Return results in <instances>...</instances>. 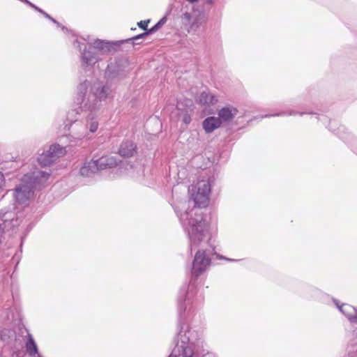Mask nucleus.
<instances>
[{
  "instance_id": "nucleus-1",
  "label": "nucleus",
  "mask_w": 357,
  "mask_h": 357,
  "mask_svg": "<svg viewBox=\"0 0 357 357\" xmlns=\"http://www.w3.org/2000/svg\"><path fill=\"white\" fill-rule=\"evenodd\" d=\"M190 192L191 198L197 208L194 206L191 209L186 210L184 213L179 214L178 208L176 207L175 212L179 217L181 223L188 233L190 240V248L192 251V249L197 248L204 241L207 232L206 219L199 208L207 206L209 197L197 191Z\"/></svg>"
},
{
  "instance_id": "nucleus-2",
  "label": "nucleus",
  "mask_w": 357,
  "mask_h": 357,
  "mask_svg": "<svg viewBox=\"0 0 357 357\" xmlns=\"http://www.w3.org/2000/svg\"><path fill=\"white\" fill-rule=\"evenodd\" d=\"M51 175L50 172L36 170L23 176L15 189V198L20 204H28L33 196V190L44 187Z\"/></svg>"
},
{
  "instance_id": "nucleus-3",
  "label": "nucleus",
  "mask_w": 357,
  "mask_h": 357,
  "mask_svg": "<svg viewBox=\"0 0 357 357\" xmlns=\"http://www.w3.org/2000/svg\"><path fill=\"white\" fill-rule=\"evenodd\" d=\"M89 86V82L86 80L79 85L76 103L81 109L92 111L96 108L98 100L102 101L112 96V90L108 84L98 82L94 83L91 92L87 95Z\"/></svg>"
},
{
  "instance_id": "nucleus-4",
  "label": "nucleus",
  "mask_w": 357,
  "mask_h": 357,
  "mask_svg": "<svg viewBox=\"0 0 357 357\" xmlns=\"http://www.w3.org/2000/svg\"><path fill=\"white\" fill-rule=\"evenodd\" d=\"M190 333L188 326L180 325L177 335L178 342L169 357H198L195 354L190 342V337L188 335Z\"/></svg>"
},
{
  "instance_id": "nucleus-5",
  "label": "nucleus",
  "mask_w": 357,
  "mask_h": 357,
  "mask_svg": "<svg viewBox=\"0 0 357 357\" xmlns=\"http://www.w3.org/2000/svg\"><path fill=\"white\" fill-rule=\"evenodd\" d=\"M214 249L198 250L192 262V275L197 278L203 272L205 271L206 267L210 264V255L213 254Z\"/></svg>"
},
{
  "instance_id": "nucleus-6",
  "label": "nucleus",
  "mask_w": 357,
  "mask_h": 357,
  "mask_svg": "<svg viewBox=\"0 0 357 357\" xmlns=\"http://www.w3.org/2000/svg\"><path fill=\"white\" fill-rule=\"evenodd\" d=\"M66 153L65 148L59 144H52L47 150L44 151L38 158V163L43 167L50 166L59 158Z\"/></svg>"
},
{
  "instance_id": "nucleus-7",
  "label": "nucleus",
  "mask_w": 357,
  "mask_h": 357,
  "mask_svg": "<svg viewBox=\"0 0 357 357\" xmlns=\"http://www.w3.org/2000/svg\"><path fill=\"white\" fill-rule=\"evenodd\" d=\"M193 102L190 99L180 100L178 101L174 113L184 123L189 124L191 121V114L193 112Z\"/></svg>"
},
{
  "instance_id": "nucleus-8",
  "label": "nucleus",
  "mask_w": 357,
  "mask_h": 357,
  "mask_svg": "<svg viewBox=\"0 0 357 357\" xmlns=\"http://www.w3.org/2000/svg\"><path fill=\"white\" fill-rule=\"evenodd\" d=\"M19 220L12 211H0V233L10 231L19 225Z\"/></svg>"
},
{
  "instance_id": "nucleus-9",
  "label": "nucleus",
  "mask_w": 357,
  "mask_h": 357,
  "mask_svg": "<svg viewBox=\"0 0 357 357\" xmlns=\"http://www.w3.org/2000/svg\"><path fill=\"white\" fill-rule=\"evenodd\" d=\"M93 162L98 167V170H102L107 168H113L117 166L118 161L114 156H102L97 160H93Z\"/></svg>"
},
{
  "instance_id": "nucleus-10",
  "label": "nucleus",
  "mask_w": 357,
  "mask_h": 357,
  "mask_svg": "<svg viewBox=\"0 0 357 357\" xmlns=\"http://www.w3.org/2000/svg\"><path fill=\"white\" fill-rule=\"evenodd\" d=\"M81 58L83 64L86 66L94 65L99 60L98 52L93 50L91 46L88 49L86 46L84 47Z\"/></svg>"
},
{
  "instance_id": "nucleus-11",
  "label": "nucleus",
  "mask_w": 357,
  "mask_h": 357,
  "mask_svg": "<svg viewBox=\"0 0 357 357\" xmlns=\"http://www.w3.org/2000/svg\"><path fill=\"white\" fill-rule=\"evenodd\" d=\"M238 110L236 108L231 106L225 107L219 111L218 118L220 121L228 122L231 121L236 116Z\"/></svg>"
},
{
  "instance_id": "nucleus-12",
  "label": "nucleus",
  "mask_w": 357,
  "mask_h": 357,
  "mask_svg": "<svg viewBox=\"0 0 357 357\" xmlns=\"http://www.w3.org/2000/svg\"><path fill=\"white\" fill-rule=\"evenodd\" d=\"M221 125V121L219 118L210 116L206 118L202 123L203 128L207 133L212 132L214 130L219 128Z\"/></svg>"
},
{
  "instance_id": "nucleus-13",
  "label": "nucleus",
  "mask_w": 357,
  "mask_h": 357,
  "mask_svg": "<svg viewBox=\"0 0 357 357\" xmlns=\"http://www.w3.org/2000/svg\"><path fill=\"white\" fill-rule=\"evenodd\" d=\"M189 191H197L209 197V194L211 192V185L209 181L202 180L198 181L195 185H192V188L189 189Z\"/></svg>"
},
{
  "instance_id": "nucleus-14",
  "label": "nucleus",
  "mask_w": 357,
  "mask_h": 357,
  "mask_svg": "<svg viewBox=\"0 0 357 357\" xmlns=\"http://www.w3.org/2000/svg\"><path fill=\"white\" fill-rule=\"evenodd\" d=\"M135 153V146L133 142L130 141L123 142L119 150V153L123 157H131Z\"/></svg>"
},
{
  "instance_id": "nucleus-15",
  "label": "nucleus",
  "mask_w": 357,
  "mask_h": 357,
  "mask_svg": "<svg viewBox=\"0 0 357 357\" xmlns=\"http://www.w3.org/2000/svg\"><path fill=\"white\" fill-rule=\"evenodd\" d=\"M91 48L95 50L99 54V52L102 54L107 53L112 49V44L109 42H105L101 40H96L93 43Z\"/></svg>"
},
{
  "instance_id": "nucleus-16",
  "label": "nucleus",
  "mask_w": 357,
  "mask_h": 357,
  "mask_svg": "<svg viewBox=\"0 0 357 357\" xmlns=\"http://www.w3.org/2000/svg\"><path fill=\"white\" fill-rule=\"evenodd\" d=\"M97 172H98V167H96V165L93 162V160L85 163L80 169L81 175L87 177L91 176L93 174H95Z\"/></svg>"
},
{
  "instance_id": "nucleus-17",
  "label": "nucleus",
  "mask_w": 357,
  "mask_h": 357,
  "mask_svg": "<svg viewBox=\"0 0 357 357\" xmlns=\"http://www.w3.org/2000/svg\"><path fill=\"white\" fill-rule=\"evenodd\" d=\"M334 302L335 303L340 312L343 313L351 321V318L354 317V313L356 312V307L349 304H342L340 305L336 301H334Z\"/></svg>"
},
{
  "instance_id": "nucleus-18",
  "label": "nucleus",
  "mask_w": 357,
  "mask_h": 357,
  "mask_svg": "<svg viewBox=\"0 0 357 357\" xmlns=\"http://www.w3.org/2000/svg\"><path fill=\"white\" fill-rule=\"evenodd\" d=\"M199 102L203 105H213L218 102V99L209 93L202 92L199 97Z\"/></svg>"
},
{
  "instance_id": "nucleus-19",
  "label": "nucleus",
  "mask_w": 357,
  "mask_h": 357,
  "mask_svg": "<svg viewBox=\"0 0 357 357\" xmlns=\"http://www.w3.org/2000/svg\"><path fill=\"white\" fill-rule=\"evenodd\" d=\"M26 351L30 356H34L38 354L37 345L31 335H28V341L26 344Z\"/></svg>"
},
{
  "instance_id": "nucleus-20",
  "label": "nucleus",
  "mask_w": 357,
  "mask_h": 357,
  "mask_svg": "<svg viewBox=\"0 0 357 357\" xmlns=\"http://www.w3.org/2000/svg\"><path fill=\"white\" fill-rule=\"evenodd\" d=\"M166 17H162L158 23H156L153 27L149 29V32L151 33L155 32L166 22Z\"/></svg>"
},
{
  "instance_id": "nucleus-21",
  "label": "nucleus",
  "mask_w": 357,
  "mask_h": 357,
  "mask_svg": "<svg viewBox=\"0 0 357 357\" xmlns=\"http://www.w3.org/2000/svg\"><path fill=\"white\" fill-rule=\"evenodd\" d=\"M297 114H299L300 115H303V112H298L296 111H294V110H291L289 112H282L280 113H278V114H272V115H266L265 117H268V116H284V115H296Z\"/></svg>"
},
{
  "instance_id": "nucleus-22",
  "label": "nucleus",
  "mask_w": 357,
  "mask_h": 357,
  "mask_svg": "<svg viewBox=\"0 0 357 357\" xmlns=\"http://www.w3.org/2000/svg\"><path fill=\"white\" fill-rule=\"evenodd\" d=\"M151 33L149 32V29L147 30L146 32L144 33H142L141 34H139L136 36H134L132 37V38H129L128 40H126L127 42L130 41V40H137L139 39H141V38H146L149 34H151Z\"/></svg>"
},
{
  "instance_id": "nucleus-23",
  "label": "nucleus",
  "mask_w": 357,
  "mask_h": 357,
  "mask_svg": "<svg viewBox=\"0 0 357 357\" xmlns=\"http://www.w3.org/2000/svg\"><path fill=\"white\" fill-rule=\"evenodd\" d=\"M181 18H182L183 24H185V25H187L190 22L191 15H190V13L186 12V13L183 14Z\"/></svg>"
},
{
  "instance_id": "nucleus-24",
  "label": "nucleus",
  "mask_w": 357,
  "mask_h": 357,
  "mask_svg": "<svg viewBox=\"0 0 357 357\" xmlns=\"http://www.w3.org/2000/svg\"><path fill=\"white\" fill-rule=\"evenodd\" d=\"M98 127V123L97 121H91L90 123L89 130L91 132H94L97 130Z\"/></svg>"
},
{
  "instance_id": "nucleus-25",
  "label": "nucleus",
  "mask_w": 357,
  "mask_h": 357,
  "mask_svg": "<svg viewBox=\"0 0 357 357\" xmlns=\"http://www.w3.org/2000/svg\"><path fill=\"white\" fill-rule=\"evenodd\" d=\"M39 13H42L46 18L50 20L52 22H53L54 24H56L58 26H59V23L56 20H54V18H52L50 15H48L47 13H45V11H43V10L40 9V11H38Z\"/></svg>"
},
{
  "instance_id": "nucleus-26",
  "label": "nucleus",
  "mask_w": 357,
  "mask_h": 357,
  "mask_svg": "<svg viewBox=\"0 0 357 357\" xmlns=\"http://www.w3.org/2000/svg\"><path fill=\"white\" fill-rule=\"evenodd\" d=\"M149 22V20H144V21H140L139 22H138V26L144 29V30H146L147 29V26H148V23Z\"/></svg>"
},
{
  "instance_id": "nucleus-27",
  "label": "nucleus",
  "mask_w": 357,
  "mask_h": 357,
  "mask_svg": "<svg viewBox=\"0 0 357 357\" xmlns=\"http://www.w3.org/2000/svg\"><path fill=\"white\" fill-rule=\"evenodd\" d=\"M178 311L179 314L181 315L183 312L185 311V307L183 306V304L181 303V299L178 301Z\"/></svg>"
},
{
  "instance_id": "nucleus-28",
  "label": "nucleus",
  "mask_w": 357,
  "mask_h": 357,
  "mask_svg": "<svg viewBox=\"0 0 357 357\" xmlns=\"http://www.w3.org/2000/svg\"><path fill=\"white\" fill-rule=\"evenodd\" d=\"M351 322L354 324H357V308H356V312L354 313V317L351 318Z\"/></svg>"
},
{
  "instance_id": "nucleus-29",
  "label": "nucleus",
  "mask_w": 357,
  "mask_h": 357,
  "mask_svg": "<svg viewBox=\"0 0 357 357\" xmlns=\"http://www.w3.org/2000/svg\"><path fill=\"white\" fill-rule=\"evenodd\" d=\"M114 64H113L112 63H110V64H109V65H108V66H107V71H108V72H109V73H110V72H112V71H113V68H114Z\"/></svg>"
},
{
  "instance_id": "nucleus-30",
  "label": "nucleus",
  "mask_w": 357,
  "mask_h": 357,
  "mask_svg": "<svg viewBox=\"0 0 357 357\" xmlns=\"http://www.w3.org/2000/svg\"><path fill=\"white\" fill-rule=\"evenodd\" d=\"M3 183V175L2 174L1 172H0V187L1 186Z\"/></svg>"
},
{
  "instance_id": "nucleus-31",
  "label": "nucleus",
  "mask_w": 357,
  "mask_h": 357,
  "mask_svg": "<svg viewBox=\"0 0 357 357\" xmlns=\"http://www.w3.org/2000/svg\"><path fill=\"white\" fill-rule=\"evenodd\" d=\"M85 136H86V132H82L79 135L78 138L82 139V138L84 137Z\"/></svg>"
},
{
  "instance_id": "nucleus-32",
  "label": "nucleus",
  "mask_w": 357,
  "mask_h": 357,
  "mask_svg": "<svg viewBox=\"0 0 357 357\" xmlns=\"http://www.w3.org/2000/svg\"><path fill=\"white\" fill-rule=\"evenodd\" d=\"M4 333V331H2V333L1 334V339L3 340V341H6V336H4V335L3 334Z\"/></svg>"
},
{
  "instance_id": "nucleus-33",
  "label": "nucleus",
  "mask_w": 357,
  "mask_h": 357,
  "mask_svg": "<svg viewBox=\"0 0 357 357\" xmlns=\"http://www.w3.org/2000/svg\"><path fill=\"white\" fill-rule=\"evenodd\" d=\"M4 333V331H2V333L1 334V339L3 340V341H6V336H4V335L3 334Z\"/></svg>"
},
{
  "instance_id": "nucleus-34",
  "label": "nucleus",
  "mask_w": 357,
  "mask_h": 357,
  "mask_svg": "<svg viewBox=\"0 0 357 357\" xmlns=\"http://www.w3.org/2000/svg\"><path fill=\"white\" fill-rule=\"evenodd\" d=\"M75 43H77V47H79V50H81L82 48H81V46L79 45V43L77 40Z\"/></svg>"
},
{
  "instance_id": "nucleus-35",
  "label": "nucleus",
  "mask_w": 357,
  "mask_h": 357,
  "mask_svg": "<svg viewBox=\"0 0 357 357\" xmlns=\"http://www.w3.org/2000/svg\"><path fill=\"white\" fill-rule=\"evenodd\" d=\"M0 357H1V356L0 355Z\"/></svg>"
}]
</instances>
